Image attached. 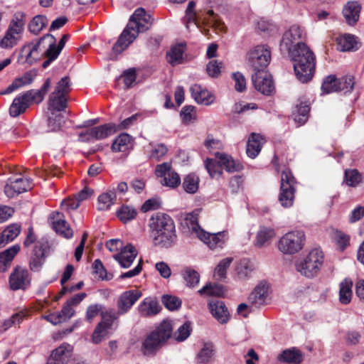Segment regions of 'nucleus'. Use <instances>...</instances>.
<instances>
[{
    "label": "nucleus",
    "mask_w": 364,
    "mask_h": 364,
    "mask_svg": "<svg viewBox=\"0 0 364 364\" xmlns=\"http://www.w3.org/2000/svg\"><path fill=\"white\" fill-rule=\"evenodd\" d=\"M50 86V80L49 78H48L45 81L43 85L42 86V87L40 90H30V91H31L33 92V95L36 98V103L38 104L43 101Z\"/></svg>",
    "instance_id": "nucleus-62"
},
{
    "label": "nucleus",
    "mask_w": 364,
    "mask_h": 364,
    "mask_svg": "<svg viewBox=\"0 0 364 364\" xmlns=\"http://www.w3.org/2000/svg\"><path fill=\"white\" fill-rule=\"evenodd\" d=\"M274 235L275 232L272 228L262 227L257 234L255 245L261 247L268 245Z\"/></svg>",
    "instance_id": "nucleus-39"
},
{
    "label": "nucleus",
    "mask_w": 364,
    "mask_h": 364,
    "mask_svg": "<svg viewBox=\"0 0 364 364\" xmlns=\"http://www.w3.org/2000/svg\"><path fill=\"white\" fill-rule=\"evenodd\" d=\"M184 47L182 44L173 46L167 53V60L172 65L180 64L183 62Z\"/></svg>",
    "instance_id": "nucleus-42"
},
{
    "label": "nucleus",
    "mask_w": 364,
    "mask_h": 364,
    "mask_svg": "<svg viewBox=\"0 0 364 364\" xmlns=\"http://www.w3.org/2000/svg\"><path fill=\"white\" fill-rule=\"evenodd\" d=\"M353 282L351 280L345 279L340 284L339 301L343 304H348L351 301Z\"/></svg>",
    "instance_id": "nucleus-40"
},
{
    "label": "nucleus",
    "mask_w": 364,
    "mask_h": 364,
    "mask_svg": "<svg viewBox=\"0 0 364 364\" xmlns=\"http://www.w3.org/2000/svg\"><path fill=\"white\" fill-rule=\"evenodd\" d=\"M26 25V16L16 12L11 19L4 35L0 38V48L11 49L21 40Z\"/></svg>",
    "instance_id": "nucleus-5"
},
{
    "label": "nucleus",
    "mask_w": 364,
    "mask_h": 364,
    "mask_svg": "<svg viewBox=\"0 0 364 364\" xmlns=\"http://www.w3.org/2000/svg\"><path fill=\"white\" fill-rule=\"evenodd\" d=\"M31 188V181L29 178H17L5 186L4 192L9 198H14Z\"/></svg>",
    "instance_id": "nucleus-21"
},
{
    "label": "nucleus",
    "mask_w": 364,
    "mask_h": 364,
    "mask_svg": "<svg viewBox=\"0 0 364 364\" xmlns=\"http://www.w3.org/2000/svg\"><path fill=\"white\" fill-rule=\"evenodd\" d=\"M195 6L196 3L193 1L188 2L184 17V23L187 28H189V24L191 23L198 26V23L201 21L203 23L210 25L220 31L224 30L223 23L213 10H208L204 16H200L194 11Z\"/></svg>",
    "instance_id": "nucleus-7"
},
{
    "label": "nucleus",
    "mask_w": 364,
    "mask_h": 364,
    "mask_svg": "<svg viewBox=\"0 0 364 364\" xmlns=\"http://www.w3.org/2000/svg\"><path fill=\"white\" fill-rule=\"evenodd\" d=\"M338 49L341 51H354L359 48V43L354 36L346 34L338 38Z\"/></svg>",
    "instance_id": "nucleus-35"
},
{
    "label": "nucleus",
    "mask_w": 364,
    "mask_h": 364,
    "mask_svg": "<svg viewBox=\"0 0 364 364\" xmlns=\"http://www.w3.org/2000/svg\"><path fill=\"white\" fill-rule=\"evenodd\" d=\"M277 360L287 364H300L304 360V355L300 350L291 348L282 351L277 355Z\"/></svg>",
    "instance_id": "nucleus-29"
},
{
    "label": "nucleus",
    "mask_w": 364,
    "mask_h": 364,
    "mask_svg": "<svg viewBox=\"0 0 364 364\" xmlns=\"http://www.w3.org/2000/svg\"><path fill=\"white\" fill-rule=\"evenodd\" d=\"M139 312L142 316H151L157 314L161 307L159 303L151 298H146L139 306Z\"/></svg>",
    "instance_id": "nucleus-33"
},
{
    "label": "nucleus",
    "mask_w": 364,
    "mask_h": 364,
    "mask_svg": "<svg viewBox=\"0 0 364 364\" xmlns=\"http://www.w3.org/2000/svg\"><path fill=\"white\" fill-rule=\"evenodd\" d=\"M94 272L98 275V277L102 279L109 280L112 278V275H108L107 273V270L105 268L102 262L99 259H95L93 264Z\"/></svg>",
    "instance_id": "nucleus-61"
},
{
    "label": "nucleus",
    "mask_w": 364,
    "mask_h": 364,
    "mask_svg": "<svg viewBox=\"0 0 364 364\" xmlns=\"http://www.w3.org/2000/svg\"><path fill=\"white\" fill-rule=\"evenodd\" d=\"M48 248L49 245L47 241L38 242L34 247L32 256L41 257V259H45L46 251Z\"/></svg>",
    "instance_id": "nucleus-63"
},
{
    "label": "nucleus",
    "mask_w": 364,
    "mask_h": 364,
    "mask_svg": "<svg viewBox=\"0 0 364 364\" xmlns=\"http://www.w3.org/2000/svg\"><path fill=\"white\" fill-rule=\"evenodd\" d=\"M47 24L48 19L45 16L37 15L33 18L29 23L28 28L31 33L36 35L39 33Z\"/></svg>",
    "instance_id": "nucleus-46"
},
{
    "label": "nucleus",
    "mask_w": 364,
    "mask_h": 364,
    "mask_svg": "<svg viewBox=\"0 0 364 364\" xmlns=\"http://www.w3.org/2000/svg\"><path fill=\"white\" fill-rule=\"evenodd\" d=\"M362 175L357 169L346 170L345 181L347 186L350 187H355L362 182Z\"/></svg>",
    "instance_id": "nucleus-47"
},
{
    "label": "nucleus",
    "mask_w": 364,
    "mask_h": 364,
    "mask_svg": "<svg viewBox=\"0 0 364 364\" xmlns=\"http://www.w3.org/2000/svg\"><path fill=\"white\" fill-rule=\"evenodd\" d=\"M20 226L16 224L8 226L0 236V245L13 241L20 233Z\"/></svg>",
    "instance_id": "nucleus-44"
},
{
    "label": "nucleus",
    "mask_w": 364,
    "mask_h": 364,
    "mask_svg": "<svg viewBox=\"0 0 364 364\" xmlns=\"http://www.w3.org/2000/svg\"><path fill=\"white\" fill-rule=\"evenodd\" d=\"M255 87L261 93L269 95L274 90L271 75L266 70H259L252 75Z\"/></svg>",
    "instance_id": "nucleus-14"
},
{
    "label": "nucleus",
    "mask_w": 364,
    "mask_h": 364,
    "mask_svg": "<svg viewBox=\"0 0 364 364\" xmlns=\"http://www.w3.org/2000/svg\"><path fill=\"white\" fill-rule=\"evenodd\" d=\"M173 326L170 321H164L155 331L151 332L142 343L141 350L144 355H149L156 352L171 337Z\"/></svg>",
    "instance_id": "nucleus-4"
},
{
    "label": "nucleus",
    "mask_w": 364,
    "mask_h": 364,
    "mask_svg": "<svg viewBox=\"0 0 364 364\" xmlns=\"http://www.w3.org/2000/svg\"><path fill=\"white\" fill-rule=\"evenodd\" d=\"M31 282L30 273L26 268L21 266L14 267L9 279L10 289L13 291L26 289Z\"/></svg>",
    "instance_id": "nucleus-12"
},
{
    "label": "nucleus",
    "mask_w": 364,
    "mask_h": 364,
    "mask_svg": "<svg viewBox=\"0 0 364 364\" xmlns=\"http://www.w3.org/2000/svg\"><path fill=\"white\" fill-rule=\"evenodd\" d=\"M42 41L43 38H41L36 44L31 43L23 46L21 50L18 60H24L32 65L41 55L38 49Z\"/></svg>",
    "instance_id": "nucleus-27"
},
{
    "label": "nucleus",
    "mask_w": 364,
    "mask_h": 364,
    "mask_svg": "<svg viewBox=\"0 0 364 364\" xmlns=\"http://www.w3.org/2000/svg\"><path fill=\"white\" fill-rule=\"evenodd\" d=\"M255 270L254 264L248 259H241L236 266V273L239 279H245L251 277Z\"/></svg>",
    "instance_id": "nucleus-37"
},
{
    "label": "nucleus",
    "mask_w": 364,
    "mask_h": 364,
    "mask_svg": "<svg viewBox=\"0 0 364 364\" xmlns=\"http://www.w3.org/2000/svg\"><path fill=\"white\" fill-rule=\"evenodd\" d=\"M131 136L128 134H120L112 143V150L114 152L125 151L129 149Z\"/></svg>",
    "instance_id": "nucleus-45"
},
{
    "label": "nucleus",
    "mask_w": 364,
    "mask_h": 364,
    "mask_svg": "<svg viewBox=\"0 0 364 364\" xmlns=\"http://www.w3.org/2000/svg\"><path fill=\"white\" fill-rule=\"evenodd\" d=\"M120 316H122V314H118V310L115 311L113 309H109L105 311H102L101 316L102 320L100 323L111 328L114 322L117 321Z\"/></svg>",
    "instance_id": "nucleus-48"
},
{
    "label": "nucleus",
    "mask_w": 364,
    "mask_h": 364,
    "mask_svg": "<svg viewBox=\"0 0 364 364\" xmlns=\"http://www.w3.org/2000/svg\"><path fill=\"white\" fill-rule=\"evenodd\" d=\"M198 293L202 296H222L225 294V289L222 285L208 283L198 290Z\"/></svg>",
    "instance_id": "nucleus-43"
},
{
    "label": "nucleus",
    "mask_w": 364,
    "mask_h": 364,
    "mask_svg": "<svg viewBox=\"0 0 364 364\" xmlns=\"http://www.w3.org/2000/svg\"><path fill=\"white\" fill-rule=\"evenodd\" d=\"M33 102H36V98L31 91L28 90L19 94L14 99L9 107L10 115L13 117L19 116L25 112Z\"/></svg>",
    "instance_id": "nucleus-13"
},
{
    "label": "nucleus",
    "mask_w": 364,
    "mask_h": 364,
    "mask_svg": "<svg viewBox=\"0 0 364 364\" xmlns=\"http://www.w3.org/2000/svg\"><path fill=\"white\" fill-rule=\"evenodd\" d=\"M223 68V63L217 60H210L206 66L208 75L212 77H217L220 75Z\"/></svg>",
    "instance_id": "nucleus-58"
},
{
    "label": "nucleus",
    "mask_w": 364,
    "mask_h": 364,
    "mask_svg": "<svg viewBox=\"0 0 364 364\" xmlns=\"http://www.w3.org/2000/svg\"><path fill=\"white\" fill-rule=\"evenodd\" d=\"M205 168L211 178L220 177L222 174V167L218 161L208 159L205 162Z\"/></svg>",
    "instance_id": "nucleus-53"
},
{
    "label": "nucleus",
    "mask_w": 364,
    "mask_h": 364,
    "mask_svg": "<svg viewBox=\"0 0 364 364\" xmlns=\"http://www.w3.org/2000/svg\"><path fill=\"white\" fill-rule=\"evenodd\" d=\"M263 144V137L259 134L252 133L247 142L246 152L247 156L255 159L260 152Z\"/></svg>",
    "instance_id": "nucleus-30"
},
{
    "label": "nucleus",
    "mask_w": 364,
    "mask_h": 364,
    "mask_svg": "<svg viewBox=\"0 0 364 364\" xmlns=\"http://www.w3.org/2000/svg\"><path fill=\"white\" fill-rule=\"evenodd\" d=\"M73 351V346L64 343L53 350L46 364H67Z\"/></svg>",
    "instance_id": "nucleus-19"
},
{
    "label": "nucleus",
    "mask_w": 364,
    "mask_h": 364,
    "mask_svg": "<svg viewBox=\"0 0 364 364\" xmlns=\"http://www.w3.org/2000/svg\"><path fill=\"white\" fill-rule=\"evenodd\" d=\"M110 329L103 324L99 323L92 333V341L94 343L98 344L104 340L108 335V331Z\"/></svg>",
    "instance_id": "nucleus-55"
},
{
    "label": "nucleus",
    "mask_w": 364,
    "mask_h": 364,
    "mask_svg": "<svg viewBox=\"0 0 364 364\" xmlns=\"http://www.w3.org/2000/svg\"><path fill=\"white\" fill-rule=\"evenodd\" d=\"M324 255L319 248L311 250L302 261L296 266V270L308 278L316 277L323 263Z\"/></svg>",
    "instance_id": "nucleus-6"
},
{
    "label": "nucleus",
    "mask_w": 364,
    "mask_h": 364,
    "mask_svg": "<svg viewBox=\"0 0 364 364\" xmlns=\"http://www.w3.org/2000/svg\"><path fill=\"white\" fill-rule=\"evenodd\" d=\"M304 242L305 234L303 231H289L279 239L278 249L284 255H292L303 249Z\"/></svg>",
    "instance_id": "nucleus-8"
},
{
    "label": "nucleus",
    "mask_w": 364,
    "mask_h": 364,
    "mask_svg": "<svg viewBox=\"0 0 364 364\" xmlns=\"http://www.w3.org/2000/svg\"><path fill=\"white\" fill-rule=\"evenodd\" d=\"M152 24L151 16L143 8L137 9L131 16L129 23L112 47L115 54L126 50L136 38L139 33L147 31Z\"/></svg>",
    "instance_id": "nucleus-1"
},
{
    "label": "nucleus",
    "mask_w": 364,
    "mask_h": 364,
    "mask_svg": "<svg viewBox=\"0 0 364 364\" xmlns=\"http://www.w3.org/2000/svg\"><path fill=\"white\" fill-rule=\"evenodd\" d=\"M137 256V251L135 247L129 244L124 246L120 252L113 255V258L119 264L122 268H129Z\"/></svg>",
    "instance_id": "nucleus-20"
},
{
    "label": "nucleus",
    "mask_w": 364,
    "mask_h": 364,
    "mask_svg": "<svg viewBox=\"0 0 364 364\" xmlns=\"http://www.w3.org/2000/svg\"><path fill=\"white\" fill-rule=\"evenodd\" d=\"M295 178L289 170H284L282 173L280 193L279 201L284 208H289L293 205L294 199Z\"/></svg>",
    "instance_id": "nucleus-9"
},
{
    "label": "nucleus",
    "mask_w": 364,
    "mask_h": 364,
    "mask_svg": "<svg viewBox=\"0 0 364 364\" xmlns=\"http://www.w3.org/2000/svg\"><path fill=\"white\" fill-rule=\"evenodd\" d=\"M116 194L114 191H109L101 194L98 197L97 209L99 210H107L114 203Z\"/></svg>",
    "instance_id": "nucleus-41"
},
{
    "label": "nucleus",
    "mask_w": 364,
    "mask_h": 364,
    "mask_svg": "<svg viewBox=\"0 0 364 364\" xmlns=\"http://www.w3.org/2000/svg\"><path fill=\"white\" fill-rule=\"evenodd\" d=\"M36 75V71L33 70L25 73L22 76L16 78L6 89L1 91L0 95L11 94L26 85H30Z\"/></svg>",
    "instance_id": "nucleus-24"
},
{
    "label": "nucleus",
    "mask_w": 364,
    "mask_h": 364,
    "mask_svg": "<svg viewBox=\"0 0 364 364\" xmlns=\"http://www.w3.org/2000/svg\"><path fill=\"white\" fill-rule=\"evenodd\" d=\"M162 302L171 311L177 310L181 305V301L179 298L170 295H164L162 296Z\"/></svg>",
    "instance_id": "nucleus-60"
},
{
    "label": "nucleus",
    "mask_w": 364,
    "mask_h": 364,
    "mask_svg": "<svg viewBox=\"0 0 364 364\" xmlns=\"http://www.w3.org/2000/svg\"><path fill=\"white\" fill-rule=\"evenodd\" d=\"M360 9V5L357 1H348L344 6L343 14L349 25L358 21Z\"/></svg>",
    "instance_id": "nucleus-32"
},
{
    "label": "nucleus",
    "mask_w": 364,
    "mask_h": 364,
    "mask_svg": "<svg viewBox=\"0 0 364 364\" xmlns=\"http://www.w3.org/2000/svg\"><path fill=\"white\" fill-rule=\"evenodd\" d=\"M151 237L156 246L170 247L176 239L173 219L165 213H157L149 221Z\"/></svg>",
    "instance_id": "nucleus-2"
},
{
    "label": "nucleus",
    "mask_w": 364,
    "mask_h": 364,
    "mask_svg": "<svg viewBox=\"0 0 364 364\" xmlns=\"http://www.w3.org/2000/svg\"><path fill=\"white\" fill-rule=\"evenodd\" d=\"M181 224L184 231L194 233L198 238H199L200 235L204 230L198 224V211L185 214Z\"/></svg>",
    "instance_id": "nucleus-22"
},
{
    "label": "nucleus",
    "mask_w": 364,
    "mask_h": 364,
    "mask_svg": "<svg viewBox=\"0 0 364 364\" xmlns=\"http://www.w3.org/2000/svg\"><path fill=\"white\" fill-rule=\"evenodd\" d=\"M332 80L331 77H326L324 79L321 86V90L323 93L329 94L338 91H343L345 92H350L355 84L353 76H345L341 79H338V87L334 85V87L333 86L330 89L327 85L329 83L328 82Z\"/></svg>",
    "instance_id": "nucleus-18"
},
{
    "label": "nucleus",
    "mask_w": 364,
    "mask_h": 364,
    "mask_svg": "<svg viewBox=\"0 0 364 364\" xmlns=\"http://www.w3.org/2000/svg\"><path fill=\"white\" fill-rule=\"evenodd\" d=\"M49 109L60 112L67 107L66 95L62 93L53 92L49 98Z\"/></svg>",
    "instance_id": "nucleus-36"
},
{
    "label": "nucleus",
    "mask_w": 364,
    "mask_h": 364,
    "mask_svg": "<svg viewBox=\"0 0 364 364\" xmlns=\"http://www.w3.org/2000/svg\"><path fill=\"white\" fill-rule=\"evenodd\" d=\"M297 79L302 83L310 81L314 74L316 57L307 46H301L289 54Z\"/></svg>",
    "instance_id": "nucleus-3"
},
{
    "label": "nucleus",
    "mask_w": 364,
    "mask_h": 364,
    "mask_svg": "<svg viewBox=\"0 0 364 364\" xmlns=\"http://www.w3.org/2000/svg\"><path fill=\"white\" fill-rule=\"evenodd\" d=\"M161 183L163 186L174 188L181 184V178L176 172L171 171Z\"/></svg>",
    "instance_id": "nucleus-56"
},
{
    "label": "nucleus",
    "mask_w": 364,
    "mask_h": 364,
    "mask_svg": "<svg viewBox=\"0 0 364 364\" xmlns=\"http://www.w3.org/2000/svg\"><path fill=\"white\" fill-rule=\"evenodd\" d=\"M141 295V292L136 289L128 290L121 294L117 301L118 314H127Z\"/></svg>",
    "instance_id": "nucleus-17"
},
{
    "label": "nucleus",
    "mask_w": 364,
    "mask_h": 364,
    "mask_svg": "<svg viewBox=\"0 0 364 364\" xmlns=\"http://www.w3.org/2000/svg\"><path fill=\"white\" fill-rule=\"evenodd\" d=\"M331 238L343 250L349 245V237L338 230H333Z\"/></svg>",
    "instance_id": "nucleus-54"
},
{
    "label": "nucleus",
    "mask_w": 364,
    "mask_h": 364,
    "mask_svg": "<svg viewBox=\"0 0 364 364\" xmlns=\"http://www.w3.org/2000/svg\"><path fill=\"white\" fill-rule=\"evenodd\" d=\"M137 214L135 208L124 205L117 211L118 218L124 223H126L131 220L134 219Z\"/></svg>",
    "instance_id": "nucleus-50"
},
{
    "label": "nucleus",
    "mask_w": 364,
    "mask_h": 364,
    "mask_svg": "<svg viewBox=\"0 0 364 364\" xmlns=\"http://www.w3.org/2000/svg\"><path fill=\"white\" fill-rule=\"evenodd\" d=\"M199 182V177L196 174L191 173L183 178L182 188L187 193L194 194L198 190Z\"/></svg>",
    "instance_id": "nucleus-38"
},
{
    "label": "nucleus",
    "mask_w": 364,
    "mask_h": 364,
    "mask_svg": "<svg viewBox=\"0 0 364 364\" xmlns=\"http://www.w3.org/2000/svg\"><path fill=\"white\" fill-rule=\"evenodd\" d=\"M269 286L266 282H262L257 284L248 296V303L255 308H259L268 303Z\"/></svg>",
    "instance_id": "nucleus-15"
},
{
    "label": "nucleus",
    "mask_w": 364,
    "mask_h": 364,
    "mask_svg": "<svg viewBox=\"0 0 364 364\" xmlns=\"http://www.w3.org/2000/svg\"><path fill=\"white\" fill-rule=\"evenodd\" d=\"M190 91L193 98L198 104L210 105L215 100L214 95L199 85L195 84L191 86Z\"/></svg>",
    "instance_id": "nucleus-26"
},
{
    "label": "nucleus",
    "mask_w": 364,
    "mask_h": 364,
    "mask_svg": "<svg viewBox=\"0 0 364 364\" xmlns=\"http://www.w3.org/2000/svg\"><path fill=\"white\" fill-rule=\"evenodd\" d=\"M50 219L52 220V227L58 234L63 235L65 238L73 237V230L64 219L63 214L58 212L53 213L50 215Z\"/></svg>",
    "instance_id": "nucleus-23"
},
{
    "label": "nucleus",
    "mask_w": 364,
    "mask_h": 364,
    "mask_svg": "<svg viewBox=\"0 0 364 364\" xmlns=\"http://www.w3.org/2000/svg\"><path fill=\"white\" fill-rule=\"evenodd\" d=\"M20 251V246L14 245L0 253V272H6L11 266L15 256Z\"/></svg>",
    "instance_id": "nucleus-31"
},
{
    "label": "nucleus",
    "mask_w": 364,
    "mask_h": 364,
    "mask_svg": "<svg viewBox=\"0 0 364 364\" xmlns=\"http://www.w3.org/2000/svg\"><path fill=\"white\" fill-rule=\"evenodd\" d=\"M208 307L213 316L221 324L226 323L230 319V314L225 304L222 301H212Z\"/></svg>",
    "instance_id": "nucleus-25"
},
{
    "label": "nucleus",
    "mask_w": 364,
    "mask_h": 364,
    "mask_svg": "<svg viewBox=\"0 0 364 364\" xmlns=\"http://www.w3.org/2000/svg\"><path fill=\"white\" fill-rule=\"evenodd\" d=\"M213 347L211 344H205L197 354L198 363H207L210 362L213 358Z\"/></svg>",
    "instance_id": "nucleus-49"
},
{
    "label": "nucleus",
    "mask_w": 364,
    "mask_h": 364,
    "mask_svg": "<svg viewBox=\"0 0 364 364\" xmlns=\"http://www.w3.org/2000/svg\"><path fill=\"white\" fill-rule=\"evenodd\" d=\"M215 156L219 160L221 166H223L228 172L240 171L242 169V166L240 163L235 162L230 155L216 152Z\"/></svg>",
    "instance_id": "nucleus-34"
},
{
    "label": "nucleus",
    "mask_w": 364,
    "mask_h": 364,
    "mask_svg": "<svg viewBox=\"0 0 364 364\" xmlns=\"http://www.w3.org/2000/svg\"><path fill=\"white\" fill-rule=\"evenodd\" d=\"M271 59V53L265 46H257L248 53V65L253 71L265 70Z\"/></svg>",
    "instance_id": "nucleus-11"
},
{
    "label": "nucleus",
    "mask_w": 364,
    "mask_h": 364,
    "mask_svg": "<svg viewBox=\"0 0 364 364\" xmlns=\"http://www.w3.org/2000/svg\"><path fill=\"white\" fill-rule=\"evenodd\" d=\"M191 331V323L189 322H186L183 325H181L173 333V338L177 341H183L190 336Z\"/></svg>",
    "instance_id": "nucleus-57"
},
{
    "label": "nucleus",
    "mask_w": 364,
    "mask_h": 364,
    "mask_svg": "<svg viewBox=\"0 0 364 364\" xmlns=\"http://www.w3.org/2000/svg\"><path fill=\"white\" fill-rule=\"evenodd\" d=\"M305 33L298 26H292L283 36L280 43V50L287 51L289 54L291 50H296L301 46H306L301 41L305 37Z\"/></svg>",
    "instance_id": "nucleus-10"
},
{
    "label": "nucleus",
    "mask_w": 364,
    "mask_h": 364,
    "mask_svg": "<svg viewBox=\"0 0 364 364\" xmlns=\"http://www.w3.org/2000/svg\"><path fill=\"white\" fill-rule=\"evenodd\" d=\"M198 239L208 245L211 249L221 247L225 242L226 232H219L218 233L211 234L203 230Z\"/></svg>",
    "instance_id": "nucleus-28"
},
{
    "label": "nucleus",
    "mask_w": 364,
    "mask_h": 364,
    "mask_svg": "<svg viewBox=\"0 0 364 364\" xmlns=\"http://www.w3.org/2000/svg\"><path fill=\"white\" fill-rule=\"evenodd\" d=\"M232 262V257L222 259L215 269V277L217 279H223L226 277V272Z\"/></svg>",
    "instance_id": "nucleus-52"
},
{
    "label": "nucleus",
    "mask_w": 364,
    "mask_h": 364,
    "mask_svg": "<svg viewBox=\"0 0 364 364\" xmlns=\"http://www.w3.org/2000/svg\"><path fill=\"white\" fill-rule=\"evenodd\" d=\"M116 131L117 128L114 124H106L80 134L79 139L82 141H87L91 139H102L112 135Z\"/></svg>",
    "instance_id": "nucleus-16"
},
{
    "label": "nucleus",
    "mask_w": 364,
    "mask_h": 364,
    "mask_svg": "<svg viewBox=\"0 0 364 364\" xmlns=\"http://www.w3.org/2000/svg\"><path fill=\"white\" fill-rule=\"evenodd\" d=\"M65 123L64 116L55 111L52 110L51 115L48 117V127L52 131L59 129Z\"/></svg>",
    "instance_id": "nucleus-51"
},
{
    "label": "nucleus",
    "mask_w": 364,
    "mask_h": 364,
    "mask_svg": "<svg viewBox=\"0 0 364 364\" xmlns=\"http://www.w3.org/2000/svg\"><path fill=\"white\" fill-rule=\"evenodd\" d=\"M194 109L195 107L193 106H185L182 108L180 114L185 123L189 124L196 120V115L193 112Z\"/></svg>",
    "instance_id": "nucleus-64"
},
{
    "label": "nucleus",
    "mask_w": 364,
    "mask_h": 364,
    "mask_svg": "<svg viewBox=\"0 0 364 364\" xmlns=\"http://www.w3.org/2000/svg\"><path fill=\"white\" fill-rule=\"evenodd\" d=\"M183 278L186 282L187 286L193 287L197 285L200 280L198 273L191 269H186L183 272Z\"/></svg>",
    "instance_id": "nucleus-59"
}]
</instances>
